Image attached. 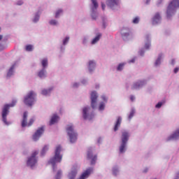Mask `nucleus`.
Masks as SVG:
<instances>
[{
	"label": "nucleus",
	"instance_id": "nucleus-26",
	"mask_svg": "<svg viewBox=\"0 0 179 179\" xmlns=\"http://www.w3.org/2000/svg\"><path fill=\"white\" fill-rule=\"evenodd\" d=\"M100 37H101V34L97 35L92 41V44H96L99 40H100Z\"/></svg>",
	"mask_w": 179,
	"mask_h": 179
},
{
	"label": "nucleus",
	"instance_id": "nucleus-18",
	"mask_svg": "<svg viewBox=\"0 0 179 179\" xmlns=\"http://www.w3.org/2000/svg\"><path fill=\"white\" fill-rule=\"evenodd\" d=\"M59 120V117L57 115H53L50 121V125H54L55 122H58V120Z\"/></svg>",
	"mask_w": 179,
	"mask_h": 179
},
{
	"label": "nucleus",
	"instance_id": "nucleus-42",
	"mask_svg": "<svg viewBox=\"0 0 179 179\" xmlns=\"http://www.w3.org/2000/svg\"><path fill=\"white\" fill-rule=\"evenodd\" d=\"M128 36H129V33L122 34L123 38H125V37H128Z\"/></svg>",
	"mask_w": 179,
	"mask_h": 179
},
{
	"label": "nucleus",
	"instance_id": "nucleus-4",
	"mask_svg": "<svg viewBox=\"0 0 179 179\" xmlns=\"http://www.w3.org/2000/svg\"><path fill=\"white\" fill-rule=\"evenodd\" d=\"M15 105H16V101L13 100L12 101V103L6 104L3 108L1 115H2L3 122L6 125H8V121L6 120V117L9 114V108H10V107H15Z\"/></svg>",
	"mask_w": 179,
	"mask_h": 179
},
{
	"label": "nucleus",
	"instance_id": "nucleus-40",
	"mask_svg": "<svg viewBox=\"0 0 179 179\" xmlns=\"http://www.w3.org/2000/svg\"><path fill=\"white\" fill-rule=\"evenodd\" d=\"M113 173L115 176H117V173H118V169H113Z\"/></svg>",
	"mask_w": 179,
	"mask_h": 179
},
{
	"label": "nucleus",
	"instance_id": "nucleus-41",
	"mask_svg": "<svg viewBox=\"0 0 179 179\" xmlns=\"http://www.w3.org/2000/svg\"><path fill=\"white\" fill-rule=\"evenodd\" d=\"M38 19H40V17L38 15H36L35 18L34 19V22H38Z\"/></svg>",
	"mask_w": 179,
	"mask_h": 179
},
{
	"label": "nucleus",
	"instance_id": "nucleus-48",
	"mask_svg": "<svg viewBox=\"0 0 179 179\" xmlns=\"http://www.w3.org/2000/svg\"><path fill=\"white\" fill-rule=\"evenodd\" d=\"M129 63H134V62H135V58H134V59H132L131 60H130L129 62Z\"/></svg>",
	"mask_w": 179,
	"mask_h": 179
},
{
	"label": "nucleus",
	"instance_id": "nucleus-14",
	"mask_svg": "<svg viewBox=\"0 0 179 179\" xmlns=\"http://www.w3.org/2000/svg\"><path fill=\"white\" fill-rule=\"evenodd\" d=\"M120 0H106V5L109 8H113L114 6H118Z\"/></svg>",
	"mask_w": 179,
	"mask_h": 179
},
{
	"label": "nucleus",
	"instance_id": "nucleus-22",
	"mask_svg": "<svg viewBox=\"0 0 179 179\" xmlns=\"http://www.w3.org/2000/svg\"><path fill=\"white\" fill-rule=\"evenodd\" d=\"M160 19H161L160 14H159V13H156L153 18V24H156V23H159V21L160 20Z\"/></svg>",
	"mask_w": 179,
	"mask_h": 179
},
{
	"label": "nucleus",
	"instance_id": "nucleus-45",
	"mask_svg": "<svg viewBox=\"0 0 179 179\" xmlns=\"http://www.w3.org/2000/svg\"><path fill=\"white\" fill-rule=\"evenodd\" d=\"M102 9L104 10L106 9V5L104 3H101Z\"/></svg>",
	"mask_w": 179,
	"mask_h": 179
},
{
	"label": "nucleus",
	"instance_id": "nucleus-7",
	"mask_svg": "<svg viewBox=\"0 0 179 179\" xmlns=\"http://www.w3.org/2000/svg\"><path fill=\"white\" fill-rule=\"evenodd\" d=\"M34 122V119L31 118L29 122L27 123V112H24L22 117V127L24 128V127H31Z\"/></svg>",
	"mask_w": 179,
	"mask_h": 179
},
{
	"label": "nucleus",
	"instance_id": "nucleus-44",
	"mask_svg": "<svg viewBox=\"0 0 179 179\" xmlns=\"http://www.w3.org/2000/svg\"><path fill=\"white\" fill-rule=\"evenodd\" d=\"M130 100H131V101H134V100H135V96H134L133 95H131V96H130Z\"/></svg>",
	"mask_w": 179,
	"mask_h": 179
},
{
	"label": "nucleus",
	"instance_id": "nucleus-9",
	"mask_svg": "<svg viewBox=\"0 0 179 179\" xmlns=\"http://www.w3.org/2000/svg\"><path fill=\"white\" fill-rule=\"evenodd\" d=\"M43 134H44V127H40L38 128L36 131L35 132V134L33 135V140L34 141H38V139H40V136H41V135H43Z\"/></svg>",
	"mask_w": 179,
	"mask_h": 179
},
{
	"label": "nucleus",
	"instance_id": "nucleus-31",
	"mask_svg": "<svg viewBox=\"0 0 179 179\" xmlns=\"http://www.w3.org/2000/svg\"><path fill=\"white\" fill-rule=\"evenodd\" d=\"M62 171H57V175H56V176H55V178H56V179H61V176H62Z\"/></svg>",
	"mask_w": 179,
	"mask_h": 179
},
{
	"label": "nucleus",
	"instance_id": "nucleus-52",
	"mask_svg": "<svg viewBox=\"0 0 179 179\" xmlns=\"http://www.w3.org/2000/svg\"><path fill=\"white\" fill-rule=\"evenodd\" d=\"M150 2V0H147V3H149Z\"/></svg>",
	"mask_w": 179,
	"mask_h": 179
},
{
	"label": "nucleus",
	"instance_id": "nucleus-51",
	"mask_svg": "<svg viewBox=\"0 0 179 179\" xmlns=\"http://www.w3.org/2000/svg\"><path fill=\"white\" fill-rule=\"evenodd\" d=\"M3 38V36L2 35H0V41H1V40H2Z\"/></svg>",
	"mask_w": 179,
	"mask_h": 179
},
{
	"label": "nucleus",
	"instance_id": "nucleus-36",
	"mask_svg": "<svg viewBox=\"0 0 179 179\" xmlns=\"http://www.w3.org/2000/svg\"><path fill=\"white\" fill-rule=\"evenodd\" d=\"M133 23H134V24H136L139 23V17H136L133 20Z\"/></svg>",
	"mask_w": 179,
	"mask_h": 179
},
{
	"label": "nucleus",
	"instance_id": "nucleus-16",
	"mask_svg": "<svg viewBox=\"0 0 179 179\" xmlns=\"http://www.w3.org/2000/svg\"><path fill=\"white\" fill-rule=\"evenodd\" d=\"M90 110V107H85L83 109V117L84 120H87L89 119V114H87V112Z\"/></svg>",
	"mask_w": 179,
	"mask_h": 179
},
{
	"label": "nucleus",
	"instance_id": "nucleus-11",
	"mask_svg": "<svg viewBox=\"0 0 179 179\" xmlns=\"http://www.w3.org/2000/svg\"><path fill=\"white\" fill-rule=\"evenodd\" d=\"M87 159L91 160V164H96V160H97V155H93V152L90 150L87 152Z\"/></svg>",
	"mask_w": 179,
	"mask_h": 179
},
{
	"label": "nucleus",
	"instance_id": "nucleus-21",
	"mask_svg": "<svg viewBox=\"0 0 179 179\" xmlns=\"http://www.w3.org/2000/svg\"><path fill=\"white\" fill-rule=\"evenodd\" d=\"M94 68H96V62L94 61H90L89 62V71L90 72H92Z\"/></svg>",
	"mask_w": 179,
	"mask_h": 179
},
{
	"label": "nucleus",
	"instance_id": "nucleus-27",
	"mask_svg": "<svg viewBox=\"0 0 179 179\" xmlns=\"http://www.w3.org/2000/svg\"><path fill=\"white\" fill-rule=\"evenodd\" d=\"M15 68V66H13L10 67V69H9L8 73H7V76H12V75H13V69Z\"/></svg>",
	"mask_w": 179,
	"mask_h": 179
},
{
	"label": "nucleus",
	"instance_id": "nucleus-37",
	"mask_svg": "<svg viewBox=\"0 0 179 179\" xmlns=\"http://www.w3.org/2000/svg\"><path fill=\"white\" fill-rule=\"evenodd\" d=\"M57 22L55 20H52L50 21V24H52V26L57 25Z\"/></svg>",
	"mask_w": 179,
	"mask_h": 179
},
{
	"label": "nucleus",
	"instance_id": "nucleus-38",
	"mask_svg": "<svg viewBox=\"0 0 179 179\" xmlns=\"http://www.w3.org/2000/svg\"><path fill=\"white\" fill-rule=\"evenodd\" d=\"M104 107H105V105H104V103L101 102L99 105V110L101 111L103 110H104Z\"/></svg>",
	"mask_w": 179,
	"mask_h": 179
},
{
	"label": "nucleus",
	"instance_id": "nucleus-2",
	"mask_svg": "<svg viewBox=\"0 0 179 179\" xmlns=\"http://www.w3.org/2000/svg\"><path fill=\"white\" fill-rule=\"evenodd\" d=\"M178 8H179V0H173L171 1L166 10L167 17H170L174 15V12H176Z\"/></svg>",
	"mask_w": 179,
	"mask_h": 179
},
{
	"label": "nucleus",
	"instance_id": "nucleus-17",
	"mask_svg": "<svg viewBox=\"0 0 179 179\" xmlns=\"http://www.w3.org/2000/svg\"><path fill=\"white\" fill-rule=\"evenodd\" d=\"M121 122H122V118L121 117H118L114 127L115 132L118 131V127L121 126Z\"/></svg>",
	"mask_w": 179,
	"mask_h": 179
},
{
	"label": "nucleus",
	"instance_id": "nucleus-49",
	"mask_svg": "<svg viewBox=\"0 0 179 179\" xmlns=\"http://www.w3.org/2000/svg\"><path fill=\"white\" fill-rule=\"evenodd\" d=\"M73 86V87H78V83H74Z\"/></svg>",
	"mask_w": 179,
	"mask_h": 179
},
{
	"label": "nucleus",
	"instance_id": "nucleus-20",
	"mask_svg": "<svg viewBox=\"0 0 179 179\" xmlns=\"http://www.w3.org/2000/svg\"><path fill=\"white\" fill-rule=\"evenodd\" d=\"M76 174H78V171H76V169L71 171V173L69 174V178L75 179L76 177Z\"/></svg>",
	"mask_w": 179,
	"mask_h": 179
},
{
	"label": "nucleus",
	"instance_id": "nucleus-35",
	"mask_svg": "<svg viewBox=\"0 0 179 179\" xmlns=\"http://www.w3.org/2000/svg\"><path fill=\"white\" fill-rule=\"evenodd\" d=\"M135 115V110H132L129 115V120H131Z\"/></svg>",
	"mask_w": 179,
	"mask_h": 179
},
{
	"label": "nucleus",
	"instance_id": "nucleus-55",
	"mask_svg": "<svg viewBox=\"0 0 179 179\" xmlns=\"http://www.w3.org/2000/svg\"><path fill=\"white\" fill-rule=\"evenodd\" d=\"M0 31H1V28H0Z\"/></svg>",
	"mask_w": 179,
	"mask_h": 179
},
{
	"label": "nucleus",
	"instance_id": "nucleus-24",
	"mask_svg": "<svg viewBox=\"0 0 179 179\" xmlns=\"http://www.w3.org/2000/svg\"><path fill=\"white\" fill-rule=\"evenodd\" d=\"M38 76L39 78H45V69H43L41 71H39Z\"/></svg>",
	"mask_w": 179,
	"mask_h": 179
},
{
	"label": "nucleus",
	"instance_id": "nucleus-6",
	"mask_svg": "<svg viewBox=\"0 0 179 179\" xmlns=\"http://www.w3.org/2000/svg\"><path fill=\"white\" fill-rule=\"evenodd\" d=\"M129 139V133L127 131L122 132V143L120 147V152L124 153L125 152V148L127 147V142Z\"/></svg>",
	"mask_w": 179,
	"mask_h": 179
},
{
	"label": "nucleus",
	"instance_id": "nucleus-23",
	"mask_svg": "<svg viewBox=\"0 0 179 179\" xmlns=\"http://www.w3.org/2000/svg\"><path fill=\"white\" fill-rule=\"evenodd\" d=\"M41 65L43 66V69H45L47 66H48V59H43L41 60Z\"/></svg>",
	"mask_w": 179,
	"mask_h": 179
},
{
	"label": "nucleus",
	"instance_id": "nucleus-15",
	"mask_svg": "<svg viewBox=\"0 0 179 179\" xmlns=\"http://www.w3.org/2000/svg\"><path fill=\"white\" fill-rule=\"evenodd\" d=\"M145 83V81H138L133 85L131 89L132 90H136L137 89H139V87H142Z\"/></svg>",
	"mask_w": 179,
	"mask_h": 179
},
{
	"label": "nucleus",
	"instance_id": "nucleus-47",
	"mask_svg": "<svg viewBox=\"0 0 179 179\" xmlns=\"http://www.w3.org/2000/svg\"><path fill=\"white\" fill-rule=\"evenodd\" d=\"M17 5H23V1H18Z\"/></svg>",
	"mask_w": 179,
	"mask_h": 179
},
{
	"label": "nucleus",
	"instance_id": "nucleus-1",
	"mask_svg": "<svg viewBox=\"0 0 179 179\" xmlns=\"http://www.w3.org/2000/svg\"><path fill=\"white\" fill-rule=\"evenodd\" d=\"M61 150H62L61 145H57L55 150V156L49 161V164H52L54 170L55 169V164H57V163H61L62 161V155H60Z\"/></svg>",
	"mask_w": 179,
	"mask_h": 179
},
{
	"label": "nucleus",
	"instance_id": "nucleus-43",
	"mask_svg": "<svg viewBox=\"0 0 179 179\" xmlns=\"http://www.w3.org/2000/svg\"><path fill=\"white\" fill-rule=\"evenodd\" d=\"M178 71H179V68L178 67L175 68L174 73H177V72H178Z\"/></svg>",
	"mask_w": 179,
	"mask_h": 179
},
{
	"label": "nucleus",
	"instance_id": "nucleus-10",
	"mask_svg": "<svg viewBox=\"0 0 179 179\" xmlns=\"http://www.w3.org/2000/svg\"><path fill=\"white\" fill-rule=\"evenodd\" d=\"M97 93L96 92H92L91 93V106L94 108L97 106Z\"/></svg>",
	"mask_w": 179,
	"mask_h": 179
},
{
	"label": "nucleus",
	"instance_id": "nucleus-13",
	"mask_svg": "<svg viewBox=\"0 0 179 179\" xmlns=\"http://www.w3.org/2000/svg\"><path fill=\"white\" fill-rule=\"evenodd\" d=\"M92 2V5H94V8H92V17L94 20H96V14H94V10L97 9L99 8V3H97V0H91Z\"/></svg>",
	"mask_w": 179,
	"mask_h": 179
},
{
	"label": "nucleus",
	"instance_id": "nucleus-33",
	"mask_svg": "<svg viewBox=\"0 0 179 179\" xmlns=\"http://www.w3.org/2000/svg\"><path fill=\"white\" fill-rule=\"evenodd\" d=\"M26 51H32L33 46L32 45H27L25 48Z\"/></svg>",
	"mask_w": 179,
	"mask_h": 179
},
{
	"label": "nucleus",
	"instance_id": "nucleus-39",
	"mask_svg": "<svg viewBox=\"0 0 179 179\" xmlns=\"http://www.w3.org/2000/svg\"><path fill=\"white\" fill-rule=\"evenodd\" d=\"M162 106H163V103L162 102H159L156 106V108H160V107H162Z\"/></svg>",
	"mask_w": 179,
	"mask_h": 179
},
{
	"label": "nucleus",
	"instance_id": "nucleus-46",
	"mask_svg": "<svg viewBox=\"0 0 179 179\" xmlns=\"http://www.w3.org/2000/svg\"><path fill=\"white\" fill-rule=\"evenodd\" d=\"M102 99L104 100V101H107V98L106 96H102Z\"/></svg>",
	"mask_w": 179,
	"mask_h": 179
},
{
	"label": "nucleus",
	"instance_id": "nucleus-30",
	"mask_svg": "<svg viewBox=\"0 0 179 179\" xmlns=\"http://www.w3.org/2000/svg\"><path fill=\"white\" fill-rule=\"evenodd\" d=\"M47 150H48V147L47 145L44 146L42 152H41V155L44 156V154L47 152Z\"/></svg>",
	"mask_w": 179,
	"mask_h": 179
},
{
	"label": "nucleus",
	"instance_id": "nucleus-12",
	"mask_svg": "<svg viewBox=\"0 0 179 179\" xmlns=\"http://www.w3.org/2000/svg\"><path fill=\"white\" fill-rule=\"evenodd\" d=\"M93 173V169L92 168L87 169L86 171H85L81 176L78 179H86L88 178V177Z\"/></svg>",
	"mask_w": 179,
	"mask_h": 179
},
{
	"label": "nucleus",
	"instance_id": "nucleus-50",
	"mask_svg": "<svg viewBox=\"0 0 179 179\" xmlns=\"http://www.w3.org/2000/svg\"><path fill=\"white\" fill-rule=\"evenodd\" d=\"M2 50H3V46L0 45V51H2Z\"/></svg>",
	"mask_w": 179,
	"mask_h": 179
},
{
	"label": "nucleus",
	"instance_id": "nucleus-19",
	"mask_svg": "<svg viewBox=\"0 0 179 179\" xmlns=\"http://www.w3.org/2000/svg\"><path fill=\"white\" fill-rule=\"evenodd\" d=\"M179 138V129L176 130L169 138V141L171 139H178Z\"/></svg>",
	"mask_w": 179,
	"mask_h": 179
},
{
	"label": "nucleus",
	"instance_id": "nucleus-34",
	"mask_svg": "<svg viewBox=\"0 0 179 179\" xmlns=\"http://www.w3.org/2000/svg\"><path fill=\"white\" fill-rule=\"evenodd\" d=\"M69 41V37L66 36L64 41H63V44L65 45L68 44V42Z\"/></svg>",
	"mask_w": 179,
	"mask_h": 179
},
{
	"label": "nucleus",
	"instance_id": "nucleus-53",
	"mask_svg": "<svg viewBox=\"0 0 179 179\" xmlns=\"http://www.w3.org/2000/svg\"><path fill=\"white\" fill-rule=\"evenodd\" d=\"M175 179H179V177L178 176V177H176Z\"/></svg>",
	"mask_w": 179,
	"mask_h": 179
},
{
	"label": "nucleus",
	"instance_id": "nucleus-54",
	"mask_svg": "<svg viewBox=\"0 0 179 179\" xmlns=\"http://www.w3.org/2000/svg\"><path fill=\"white\" fill-rule=\"evenodd\" d=\"M149 48V46H147V48Z\"/></svg>",
	"mask_w": 179,
	"mask_h": 179
},
{
	"label": "nucleus",
	"instance_id": "nucleus-8",
	"mask_svg": "<svg viewBox=\"0 0 179 179\" xmlns=\"http://www.w3.org/2000/svg\"><path fill=\"white\" fill-rule=\"evenodd\" d=\"M38 155V152L34 151L31 157L28 159L27 162V166H30V167H33L36 163H37V159H36V156Z\"/></svg>",
	"mask_w": 179,
	"mask_h": 179
},
{
	"label": "nucleus",
	"instance_id": "nucleus-32",
	"mask_svg": "<svg viewBox=\"0 0 179 179\" xmlns=\"http://www.w3.org/2000/svg\"><path fill=\"white\" fill-rule=\"evenodd\" d=\"M61 13H62V10L59 9L56 12L55 14V17H59V15H61Z\"/></svg>",
	"mask_w": 179,
	"mask_h": 179
},
{
	"label": "nucleus",
	"instance_id": "nucleus-28",
	"mask_svg": "<svg viewBox=\"0 0 179 179\" xmlns=\"http://www.w3.org/2000/svg\"><path fill=\"white\" fill-rule=\"evenodd\" d=\"M162 60V55H159V57L155 62V66H157V65H160V61Z\"/></svg>",
	"mask_w": 179,
	"mask_h": 179
},
{
	"label": "nucleus",
	"instance_id": "nucleus-25",
	"mask_svg": "<svg viewBox=\"0 0 179 179\" xmlns=\"http://www.w3.org/2000/svg\"><path fill=\"white\" fill-rule=\"evenodd\" d=\"M51 90H52V88H50L49 90H42V94L43 96H47V94H50V93H51Z\"/></svg>",
	"mask_w": 179,
	"mask_h": 179
},
{
	"label": "nucleus",
	"instance_id": "nucleus-5",
	"mask_svg": "<svg viewBox=\"0 0 179 179\" xmlns=\"http://www.w3.org/2000/svg\"><path fill=\"white\" fill-rule=\"evenodd\" d=\"M36 94L34 92L30 91L24 97V104H26V106H29V107H31V106L34 104V101H36Z\"/></svg>",
	"mask_w": 179,
	"mask_h": 179
},
{
	"label": "nucleus",
	"instance_id": "nucleus-3",
	"mask_svg": "<svg viewBox=\"0 0 179 179\" xmlns=\"http://www.w3.org/2000/svg\"><path fill=\"white\" fill-rule=\"evenodd\" d=\"M66 132L69 136L70 142L71 143H75L78 140V134L75 131L73 124L67 125Z\"/></svg>",
	"mask_w": 179,
	"mask_h": 179
},
{
	"label": "nucleus",
	"instance_id": "nucleus-29",
	"mask_svg": "<svg viewBox=\"0 0 179 179\" xmlns=\"http://www.w3.org/2000/svg\"><path fill=\"white\" fill-rule=\"evenodd\" d=\"M124 66H125V64L124 63L120 64L117 66V71H122V69H124Z\"/></svg>",
	"mask_w": 179,
	"mask_h": 179
}]
</instances>
